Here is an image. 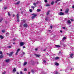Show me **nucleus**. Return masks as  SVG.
<instances>
[{
  "label": "nucleus",
  "mask_w": 74,
  "mask_h": 74,
  "mask_svg": "<svg viewBox=\"0 0 74 74\" xmlns=\"http://www.w3.org/2000/svg\"><path fill=\"white\" fill-rule=\"evenodd\" d=\"M32 15L33 16L32 17V19H34L35 18V17H36V16L37 15L36 14L34 13H33L32 14Z\"/></svg>",
  "instance_id": "f257e3e1"
},
{
  "label": "nucleus",
  "mask_w": 74,
  "mask_h": 74,
  "mask_svg": "<svg viewBox=\"0 0 74 74\" xmlns=\"http://www.w3.org/2000/svg\"><path fill=\"white\" fill-rule=\"evenodd\" d=\"M14 53V51H12L11 52H10V53L9 54V56L10 57H11V56H12V54Z\"/></svg>",
  "instance_id": "f03ea898"
},
{
  "label": "nucleus",
  "mask_w": 74,
  "mask_h": 74,
  "mask_svg": "<svg viewBox=\"0 0 74 74\" xmlns=\"http://www.w3.org/2000/svg\"><path fill=\"white\" fill-rule=\"evenodd\" d=\"M60 45H62V46H63L64 47H66V45L63 44V43H62V42H61V41H60Z\"/></svg>",
  "instance_id": "7ed1b4c3"
},
{
  "label": "nucleus",
  "mask_w": 74,
  "mask_h": 74,
  "mask_svg": "<svg viewBox=\"0 0 74 74\" xmlns=\"http://www.w3.org/2000/svg\"><path fill=\"white\" fill-rule=\"evenodd\" d=\"M20 47H22V46L24 45V42H20Z\"/></svg>",
  "instance_id": "20e7f679"
},
{
  "label": "nucleus",
  "mask_w": 74,
  "mask_h": 74,
  "mask_svg": "<svg viewBox=\"0 0 74 74\" xmlns=\"http://www.w3.org/2000/svg\"><path fill=\"white\" fill-rule=\"evenodd\" d=\"M16 16L17 17V21L19 22V14H17Z\"/></svg>",
  "instance_id": "39448f33"
},
{
  "label": "nucleus",
  "mask_w": 74,
  "mask_h": 74,
  "mask_svg": "<svg viewBox=\"0 0 74 74\" xmlns=\"http://www.w3.org/2000/svg\"><path fill=\"white\" fill-rule=\"evenodd\" d=\"M59 15H64V13L62 12H60L58 14Z\"/></svg>",
  "instance_id": "423d86ee"
},
{
  "label": "nucleus",
  "mask_w": 74,
  "mask_h": 74,
  "mask_svg": "<svg viewBox=\"0 0 74 74\" xmlns=\"http://www.w3.org/2000/svg\"><path fill=\"white\" fill-rule=\"evenodd\" d=\"M73 55H74V54L72 53L70 54V57L71 59H72V58H73Z\"/></svg>",
  "instance_id": "0eeeda50"
},
{
  "label": "nucleus",
  "mask_w": 74,
  "mask_h": 74,
  "mask_svg": "<svg viewBox=\"0 0 74 74\" xmlns=\"http://www.w3.org/2000/svg\"><path fill=\"white\" fill-rule=\"evenodd\" d=\"M24 27H27V25L26 23H25L23 25Z\"/></svg>",
  "instance_id": "6e6552de"
},
{
  "label": "nucleus",
  "mask_w": 74,
  "mask_h": 74,
  "mask_svg": "<svg viewBox=\"0 0 74 74\" xmlns=\"http://www.w3.org/2000/svg\"><path fill=\"white\" fill-rule=\"evenodd\" d=\"M20 50H21V49H17V51L16 52V53L15 54V55H17V54H18V52H19L20 51Z\"/></svg>",
  "instance_id": "1a4fd4ad"
},
{
  "label": "nucleus",
  "mask_w": 74,
  "mask_h": 74,
  "mask_svg": "<svg viewBox=\"0 0 74 74\" xmlns=\"http://www.w3.org/2000/svg\"><path fill=\"white\" fill-rule=\"evenodd\" d=\"M69 9H67L65 11L66 13H68V12H69Z\"/></svg>",
  "instance_id": "9d476101"
},
{
  "label": "nucleus",
  "mask_w": 74,
  "mask_h": 74,
  "mask_svg": "<svg viewBox=\"0 0 74 74\" xmlns=\"http://www.w3.org/2000/svg\"><path fill=\"white\" fill-rule=\"evenodd\" d=\"M1 32H2V33H5V30L4 29L2 30H1Z\"/></svg>",
  "instance_id": "9b49d317"
},
{
  "label": "nucleus",
  "mask_w": 74,
  "mask_h": 74,
  "mask_svg": "<svg viewBox=\"0 0 74 74\" xmlns=\"http://www.w3.org/2000/svg\"><path fill=\"white\" fill-rule=\"evenodd\" d=\"M20 3V1H18V2H17V3H15V4H17V5H18V4H19Z\"/></svg>",
  "instance_id": "f8f14e48"
},
{
  "label": "nucleus",
  "mask_w": 74,
  "mask_h": 74,
  "mask_svg": "<svg viewBox=\"0 0 74 74\" xmlns=\"http://www.w3.org/2000/svg\"><path fill=\"white\" fill-rule=\"evenodd\" d=\"M59 59V57H55V60H58Z\"/></svg>",
  "instance_id": "ddd939ff"
},
{
  "label": "nucleus",
  "mask_w": 74,
  "mask_h": 74,
  "mask_svg": "<svg viewBox=\"0 0 74 74\" xmlns=\"http://www.w3.org/2000/svg\"><path fill=\"white\" fill-rule=\"evenodd\" d=\"M35 56H36V57H40V55H37V54H35Z\"/></svg>",
  "instance_id": "4468645a"
},
{
  "label": "nucleus",
  "mask_w": 74,
  "mask_h": 74,
  "mask_svg": "<svg viewBox=\"0 0 74 74\" xmlns=\"http://www.w3.org/2000/svg\"><path fill=\"white\" fill-rule=\"evenodd\" d=\"M34 71H35V70L33 69L31 70V72L32 73H34Z\"/></svg>",
  "instance_id": "2eb2a0df"
},
{
  "label": "nucleus",
  "mask_w": 74,
  "mask_h": 74,
  "mask_svg": "<svg viewBox=\"0 0 74 74\" xmlns=\"http://www.w3.org/2000/svg\"><path fill=\"white\" fill-rule=\"evenodd\" d=\"M50 12V10L48 11V12L47 13V15H49V12Z\"/></svg>",
  "instance_id": "dca6fc26"
},
{
  "label": "nucleus",
  "mask_w": 74,
  "mask_h": 74,
  "mask_svg": "<svg viewBox=\"0 0 74 74\" xmlns=\"http://www.w3.org/2000/svg\"><path fill=\"white\" fill-rule=\"evenodd\" d=\"M0 38H1V39H3L4 37L1 35H0Z\"/></svg>",
  "instance_id": "f3484780"
},
{
  "label": "nucleus",
  "mask_w": 74,
  "mask_h": 74,
  "mask_svg": "<svg viewBox=\"0 0 74 74\" xmlns=\"http://www.w3.org/2000/svg\"><path fill=\"white\" fill-rule=\"evenodd\" d=\"M55 46L57 47V48H60V46L59 45H56Z\"/></svg>",
  "instance_id": "a211bd4d"
},
{
  "label": "nucleus",
  "mask_w": 74,
  "mask_h": 74,
  "mask_svg": "<svg viewBox=\"0 0 74 74\" xmlns=\"http://www.w3.org/2000/svg\"><path fill=\"white\" fill-rule=\"evenodd\" d=\"M27 64V62H25L23 64L24 66H25V65H26Z\"/></svg>",
  "instance_id": "6ab92c4d"
},
{
  "label": "nucleus",
  "mask_w": 74,
  "mask_h": 74,
  "mask_svg": "<svg viewBox=\"0 0 74 74\" xmlns=\"http://www.w3.org/2000/svg\"><path fill=\"white\" fill-rule=\"evenodd\" d=\"M55 65L56 66H59V63H58V62H56L55 63Z\"/></svg>",
  "instance_id": "aec40b11"
},
{
  "label": "nucleus",
  "mask_w": 74,
  "mask_h": 74,
  "mask_svg": "<svg viewBox=\"0 0 74 74\" xmlns=\"http://www.w3.org/2000/svg\"><path fill=\"white\" fill-rule=\"evenodd\" d=\"M48 18H49V17L47 16L45 18L46 21H47L48 20Z\"/></svg>",
  "instance_id": "412c9836"
},
{
  "label": "nucleus",
  "mask_w": 74,
  "mask_h": 74,
  "mask_svg": "<svg viewBox=\"0 0 74 74\" xmlns=\"http://www.w3.org/2000/svg\"><path fill=\"white\" fill-rule=\"evenodd\" d=\"M66 37H64L62 38V41H64V40H66Z\"/></svg>",
  "instance_id": "4be33fe9"
},
{
  "label": "nucleus",
  "mask_w": 74,
  "mask_h": 74,
  "mask_svg": "<svg viewBox=\"0 0 74 74\" xmlns=\"http://www.w3.org/2000/svg\"><path fill=\"white\" fill-rule=\"evenodd\" d=\"M67 23H69L70 24V23H71V21H70V20H68L67 21Z\"/></svg>",
  "instance_id": "5701e85b"
},
{
  "label": "nucleus",
  "mask_w": 74,
  "mask_h": 74,
  "mask_svg": "<svg viewBox=\"0 0 74 74\" xmlns=\"http://www.w3.org/2000/svg\"><path fill=\"white\" fill-rule=\"evenodd\" d=\"M5 35L6 36H8L9 35V33L7 32Z\"/></svg>",
  "instance_id": "b1692460"
},
{
  "label": "nucleus",
  "mask_w": 74,
  "mask_h": 74,
  "mask_svg": "<svg viewBox=\"0 0 74 74\" xmlns=\"http://www.w3.org/2000/svg\"><path fill=\"white\" fill-rule=\"evenodd\" d=\"M37 12H40V11H41V10L40 9H38L37 10Z\"/></svg>",
  "instance_id": "393cba45"
},
{
  "label": "nucleus",
  "mask_w": 74,
  "mask_h": 74,
  "mask_svg": "<svg viewBox=\"0 0 74 74\" xmlns=\"http://www.w3.org/2000/svg\"><path fill=\"white\" fill-rule=\"evenodd\" d=\"M13 72H14L15 71H16V69H15V68H14L13 70Z\"/></svg>",
  "instance_id": "a878e982"
},
{
  "label": "nucleus",
  "mask_w": 74,
  "mask_h": 74,
  "mask_svg": "<svg viewBox=\"0 0 74 74\" xmlns=\"http://www.w3.org/2000/svg\"><path fill=\"white\" fill-rule=\"evenodd\" d=\"M3 55H1L0 56V59H1V58H3Z\"/></svg>",
  "instance_id": "bb28decb"
},
{
  "label": "nucleus",
  "mask_w": 74,
  "mask_h": 74,
  "mask_svg": "<svg viewBox=\"0 0 74 74\" xmlns=\"http://www.w3.org/2000/svg\"><path fill=\"white\" fill-rule=\"evenodd\" d=\"M10 61V60H5L6 62H8V61Z\"/></svg>",
  "instance_id": "cd10ccee"
},
{
  "label": "nucleus",
  "mask_w": 74,
  "mask_h": 74,
  "mask_svg": "<svg viewBox=\"0 0 74 74\" xmlns=\"http://www.w3.org/2000/svg\"><path fill=\"white\" fill-rule=\"evenodd\" d=\"M54 3V2L53 1H52L51 3V5H53Z\"/></svg>",
  "instance_id": "c85d7f7f"
},
{
  "label": "nucleus",
  "mask_w": 74,
  "mask_h": 74,
  "mask_svg": "<svg viewBox=\"0 0 74 74\" xmlns=\"http://www.w3.org/2000/svg\"><path fill=\"white\" fill-rule=\"evenodd\" d=\"M8 14L9 16H11V14H10L9 12H8Z\"/></svg>",
  "instance_id": "c756f323"
},
{
  "label": "nucleus",
  "mask_w": 74,
  "mask_h": 74,
  "mask_svg": "<svg viewBox=\"0 0 74 74\" xmlns=\"http://www.w3.org/2000/svg\"><path fill=\"white\" fill-rule=\"evenodd\" d=\"M54 73L55 74H58V73L57 72H54Z\"/></svg>",
  "instance_id": "7c9ffc66"
},
{
  "label": "nucleus",
  "mask_w": 74,
  "mask_h": 74,
  "mask_svg": "<svg viewBox=\"0 0 74 74\" xmlns=\"http://www.w3.org/2000/svg\"><path fill=\"white\" fill-rule=\"evenodd\" d=\"M50 5H49V4H47L46 5V6L47 7H48L49 6H50Z\"/></svg>",
  "instance_id": "2f4dec72"
},
{
  "label": "nucleus",
  "mask_w": 74,
  "mask_h": 74,
  "mask_svg": "<svg viewBox=\"0 0 74 74\" xmlns=\"http://www.w3.org/2000/svg\"><path fill=\"white\" fill-rule=\"evenodd\" d=\"M33 5H34V6L36 7V3H34L33 4Z\"/></svg>",
  "instance_id": "473e14b6"
},
{
  "label": "nucleus",
  "mask_w": 74,
  "mask_h": 74,
  "mask_svg": "<svg viewBox=\"0 0 74 74\" xmlns=\"http://www.w3.org/2000/svg\"><path fill=\"white\" fill-rule=\"evenodd\" d=\"M24 71H27V69H26V68L24 69Z\"/></svg>",
  "instance_id": "72a5a7b5"
},
{
  "label": "nucleus",
  "mask_w": 74,
  "mask_h": 74,
  "mask_svg": "<svg viewBox=\"0 0 74 74\" xmlns=\"http://www.w3.org/2000/svg\"><path fill=\"white\" fill-rule=\"evenodd\" d=\"M0 54H1V55H3L2 51H0Z\"/></svg>",
  "instance_id": "f704fd0d"
},
{
  "label": "nucleus",
  "mask_w": 74,
  "mask_h": 74,
  "mask_svg": "<svg viewBox=\"0 0 74 74\" xmlns=\"http://www.w3.org/2000/svg\"><path fill=\"white\" fill-rule=\"evenodd\" d=\"M29 11L30 12H32V10L31 9H29Z\"/></svg>",
  "instance_id": "c9c22d12"
},
{
  "label": "nucleus",
  "mask_w": 74,
  "mask_h": 74,
  "mask_svg": "<svg viewBox=\"0 0 74 74\" xmlns=\"http://www.w3.org/2000/svg\"><path fill=\"white\" fill-rule=\"evenodd\" d=\"M8 48H11V46H9L8 47Z\"/></svg>",
  "instance_id": "e433bc0d"
},
{
  "label": "nucleus",
  "mask_w": 74,
  "mask_h": 74,
  "mask_svg": "<svg viewBox=\"0 0 74 74\" xmlns=\"http://www.w3.org/2000/svg\"><path fill=\"white\" fill-rule=\"evenodd\" d=\"M46 50H47V48H45L43 50V51H45Z\"/></svg>",
  "instance_id": "4c0bfd02"
},
{
  "label": "nucleus",
  "mask_w": 74,
  "mask_h": 74,
  "mask_svg": "<svg viewBox=\"0 0 74 74\" xmlns=\"http://www.w3.org/2000/svg\"><path fill=\"white\" fill-rule=\"evenodd\" d=\"M43 61L44 63H46V61H45V60H43Z\"/></svg>",
  "instance_id": "58836bf2"
},
{
  "label": "nucleus",
  "mask_w": 74,
  "mask_h": 74,
  "mask_svg": "<svg viewBox=\"0 0 74 74\" xmlns=\"http://www.w3.org/2000/svg\"><path fill=\"white\" fill-rule=\"evenodd\" d=\"M31 8H33V9H34V8H35V7H34V6H32V7H31Z\"/></svg>",
  "instance_id": "ea45409f"
},
{
  "label": "nucleus",
  "mask_w": 74,
  "mask_h": 74,
  "mask_svg": "<svg viewBox=\"0 0 74 74\" xmlns=\"http://www.w3.org/2000/svg\"><path fill=\"white\" fill-rule=\"evenodd\" d=\"M45 3H47V0H45Z\"/></svg>",
  "instance_id": "a19ab883"
},
{
  "label": "nucleus",
  "mask_w": 74,
  "mask_h": 74,
  "mask_svg": "<svg viewBox=\"0 0 74 74\" xmlns=\"http://www.w3.org/2000/svg\"><path fill=\"white\" fill-rule=\"evenodd\" d=\"M70 20H71V21H74V20H73V19H70Z\"/></svg>",
  "instance_id": "79ce46f5"
},
{
  "label": "nucleus",
  "mask_w": 74,
  "mask_h": 74,
  "mask_svg": "<svg viewBox=\"0 0 74 74\" xmlns=\"http://www.w3.org/2000/svg\"><path fill=\"white\" fill-rule=\"evenodd\" d=\"M37 50H38V49H37V48H36L35 49V51H37Z\"/></svg>",
  "instance_id": "37998d69"
},
{
  "label": "nucleus",
  "mask_w": 74,
  "mask_h": 74,
  "mask_svg": "<svg viewBox=\"0 0 74 74\" xmlns=\"http://www.w3.org/2000/svg\"><path fill=\"white\" fill-rule=\"evenodd\" d=\"M7 7H5L4 8V9L5 10H6V9H7Z\"/></svg>",
  "instance_id": "c03bdc74"
},
{
  "label": "nucleus",
  "mask_w": 74,
  "mask_h": 74,
  "mask_svg": "<svg viewBox=\"0 0 74 74\" xmlns=\"http://www.w3.org/2000/svg\"><path fill=\"white\" fill-rule=\"evenodd\" d=\"M20 74H23V73L22 72V71H21L20 72Z\"/></svg>",
  "instance_id": "a18cd8bd"
},
{
  "label": "nucleus",
  "mask_w": 74,
  "mask_h": 74,
  "mask_svg": "<svg viewBox=\"0 0 74 74\" xmlns=\"http://www.w3.org/2000/svg\"><path fill=\"white\" fill-rule=\"evenodd\" d=\"M5 73H6V72H5V71H4L3 72V74H5Z\"/></svg>",
  "instance_id": "49530a36"
},
{
  "label": "nucleus",
  "mask_w": 74,
  "mask_h": 74,
  "mask_svg": "<svg viewBox=\"0 0 74 74\" xmlns=\"http://www.w3.org/2000/svg\"><path fill=\"white\" fill-rule=\"evenodd\" d=\"M23 23H25V20L23 21Z\"/></svg>",
  "instance_id": "de8ad7c7"
},
{
  "label": "nucleus",
  "mask_w": 74,
  "mask_h": 74,
  "mask_svg": "<svg viewBox=\"0 0 74 74\" xmlns=\"http://www.w3.org/2000/svg\"><path fill=\"white\" fill-rule=\"evenodd\" d=\"M50 28H51V29H52V26H51Z\"/></svg>",
  "instance_id": "09e8293b"
},
{
  "label": "nucleus",
  "mask_w": 74,
  "mask_h": 74,
  "mask_svg": "<svg viewBox=\"0 0 74 74\" xmlns=\"http://www.w3.org/2000/svg\"><path fill=\"white\" fill-rule=\"evenodd\" d=\"M62 29H65L66 28L65 27H62Z\"/></svg>",
  "instance_id": "8fccbe9b"
},
{
  "label": "nucleus",
  "mask_w": 74,
  "mask_h": 74,
  "mask_svg": "<svg viewBox=\"0 0 74 74\" xmlns=\"http://www.w3.org/2000/svg\"><path fill=\"white\" fill-rule=\"evenodd\" d=\"M61 0H57V1H60Z\"/></svg>",
  "instance_id": "3c124183"
},
{
  "label": "nucleus",
  "mask_w": 74,
  "mask_h": 74,
  "mask_svg": "<svg viewBox=\"0 0 74 74\" xmlns=\"http://www.w3.org/2000/svg\"><path fill=\"white\" fill-rule=\"evenodd\" d=\"M23 55H25V53L24 52H23Z\"/></svg>",
  "instance_id": "603ef678"
},
{
  "label": "nucleus",
  "mask_w": 74,
  "mask_h": 74,
  "mask_svg": "<svg viewBox=\"0 0 74 74\" xmlns=\"http://www.w3.org/2000/svg\"><path fill=\"white\" fill-rule=\"evenodd\" d=\"M38 3V1H37L36 3V4H37Z\"/></svg>",
  "instance_id": "864d4df0"
},
{
  "label": "nucleus",
  "mask_w": 74,
  "mask_h": 74,
  "mask_svg": "<svg viewBox=\"0 0 74 74\" xmlns=\"http://www.w3.org/2000/svg\"><path fill=\"white\" fill-rule=\"evenodd\" d=\"M21 13L22 14H23V11H22L21 12Z\"/></svg>",
  "instance_id": "5fc2aeb1"
},
{
  "label": "nucleus",
  "mask_w": 74,
  "mask_h": 74,
  "mask_svg": "<svg viewBox=\"0 0 74 74\" xmlns=\"http://www.w3.org/2000/svg\"><path fill=\"white\" fill-rule=\"evenodd\" d=\"M7 54L9 56V55H10V54L8 53H7Z\"/></svg>",
  "instance_id": "6e6d98bb"
},
{
  "label": "nucleus",
  "mask_w": 74,
  "mask_h": 74,
  "mask_svg": "<svg viewBox=\"0 0 74 74\" xmlns=\"http://www.w3.org/2000/svg\"><path fill=\"white\" fill-rule=\"evenodd\" d=\"M73 8H74V5L72 6Z\"/></svg>",
  "instance_id": "4d7b16f0"
},
{
  "label": "nucleus",
  "mask_w": 74,
  "mask_h": 74,
  "mask_svg": "<svg viewBox=\"0 0 74 74\" xmlns=\"http://www.w3.org/2000/svg\"><path fill=\"white\" fill-rule=\"evenodd\" d=\"M60 32L61 33H62V31L61 30V31H60Z\"/></svg>",
  "instance_id": "13d9d810"
},
{
  "label": "nucleus",
  "mask_w": 74,
  "mask_h": 74,
  "mask_svg": "<svg viewBox=\"0 0 74 74\" xmlns=\"http://www.w3.org/2000/svg\"><path fill=\"white\" fill-rule=\"evenodd\" d=\"M1 21H2V20H0V23L1 22Z\"/></svg>",
  "instance_id": "bf43d9fd"
},
{
  "label": "nucleus",
  "mask_w": 74,
  "mask_h": 74,
  "mask_svg": "<svg viewBox=\"0 0 74 74\" xmlns=\"http://www.w3.org/2000/svg\"><path fill=\"white\" fill-rule=\"evenodd\" d=\"M23 48H25V47L23 46Z\"/></svg>",
  "instance_id": "052dcab7"
},
{
  "label": "nucleus",
  "mask_w": 74,
  "mask_h": 74,
  "mask_svg": "<svg viewBox=\"0 0 74 74\" xmlns=\"http://www.w3.org/2000/svg\"><path fill=\"white\" fill-rule=\"evenodd\" d=\"M57 1H55L56 3H58V2Z\"/></svg>",
  "instance_id": "680f3d73"
},
{
  "label": "nucleus",
  "mask_w": 74,
  "mask_h": 74,
  "mask_svg": "<svg viewBox=\"0 0 74 74\" xmlns=\"http://www.w3.org/2000/svg\"><path fill=\"white\" fill-rule=\"evenodd\" d=\"M61 53V51H59V53Z\"/></svg>",
  "instance_id": "e2e57ef3"
},
{
  "label": "nucleus",
  "mask_w": 74,
  "mask_h": 74,
  "mask_svg": "<svg viewBox=\"0 0 74 74\" xmlns=\"http://www.w3.org/2000/svg\"><path fill=\"white\" fill-rule=\"evenodd\" d=\"M13 44H14V45H15V43L14 42V43H13Z\"/></svg>",
  "instance_id": "0e129e2a"
},
{
  "label": "nucleus",
  "mask_w": 74,
  "mask_h": 74,
  "mask_svg": "<svg viewBox=\"0 0 74 74\" xmlns=\"http://www.w3.org/2000/svg\"><path fill=\"white\" fill-rule=\"evenodd\" d=\"M2 1H3V0H0V2H1Z\"/></svg>",
  "instance_id": "69168bd1"
},
{
  "label": "nucleus",
  "mask_w": 74,
  "mask_h": 74,
  "mask_svg": "<svg viewBox=\"0 0 74 74\" xmlns=\"http://www.w3.org/2000/svg\"><path fill=\"white\" fill-rule=\"evenodd\" d=\"M15 15H14V14H13V16H14H14H15Z\"/></svg>",
  "instance_id": "338daca9"
},
{
  "label": "nucleus",
  "mask_w": 74,
  "mask_h": 74,
  "mask_svg": "<svg viewBox=\"0 0 74 74\" xmlns=\"http://www.w3.org/2000/svg\"><path fill=\"white\" fill-rule=\"evenodd\" d=\"M17 74H19V73H18V72H17Z\"/></svg>",
  "instance_id": "774afa93"
}]
</instances>
